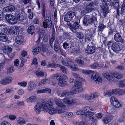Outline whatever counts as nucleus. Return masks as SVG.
<instances>
[{
  "mask_svg": "<svg viewBox=\"0 0 125 125\" xmlns=\"http://www.w3.org/2000/svg\"><path fill=\"white\" fill-rule=\"evenodd\" d=\"M82 83L80 81H75L74 86L71 90V94H76L81 92L83 89L81 87Z\"/></svg>",
  "mask_w": 125,
  "mask_h": 125,
  "instance_id": "obj_3",
  "label": "nucleus"
},
{
  "mask_svg": "<svg viewBox=\"0 0 125 125\" xmlns=\"http://www.w3.org/2000/svg\"><path fill=\"white\" fill-rule=\"evenodd\" d=\"M44 93H48L50 94L51 93V89L48 88H46L45 89H43Z\"/></svg>",
  "mask_w": 125,
  "mask_h": 125,
  "instance_id": "obj_58",
  "label": "nucleus"
},
{
  "mask_svg": "<svg viewBox=\"0 0 125 125\" xmlns=\"http://www.w3.org/2000/svg\"><path fill=\"white\" fill-rule=\"evenodd\" d=\"M23 41V39L21 36H18L15 39V42L19 44H22Z\"/></svg>",
  "mask_w": 125,
  "mask_h": 125,
  "instance_id": "obj_24",
  "label": "nucleus"
},
{
  "mask_svg": "<svg viewBox=\"0 0 125 125\" xmlns=\"http://www.w3.org/2000/svg\"><path fill=\"white\" fill-rule=\"evenodd\" d=\"M14 70V69L13 66H11L8 68L7 69V73H12Z\"/></svg>",
  "mask_w": 125,
  "mask_h": 125,
  "instance_id": "obj_44",
  "label": "nucleus"
},
{
  "mask_svg": "<svg viewBox=\"0 0 125 125\" xmlns=\"http://www.w3.org/2000/svg\"><path fill=\"white\" fill-rule=\"evenodd\" d=\"M102 9L103 10V12L102 13L104 17H105L107 14L108 12V8L107 6H104L103 7Z\"/></svg>",
  "mask_w": 125,
  "mask_h": 125,
  "instance_id": "obj_28",
  "label": "nucleus"
},
{
  "mask_svg": "<svg viewBox=\"0 0 125 125\" xmlns=\"http://www.w3.org/2000/svg\"><path fill=\"white\" fill-rule=\"evenodd\" d=\"M18 123L21 125L25 124V120L22 118L19 117L17 120Z\"/></svg>",
  "mask_w": 125,
  "mask_h": 125,
  "instance_id": "obj_38",
  "label": "nucleus"
},
{
  "mask_svg": "<svg viewBox=\"0 0 125 125\" xmlns=\"http://www.w3.org/2000/svg\"><path fill=\"white\" fill-rule=\"evenodd\" d=\"M60 67V68L61 71L63 73H67V69L64 66H62L61 65L59 64L58 67Z\"/></svg>",
  "mask_w": 125,
  "mask_h": 125,
  "instance_id": "obj_41",
  "label": "nucleus"
},
{
  "mask_svg": "<svg viewBox=\"0 0 125 125\" xmlns=\"http://www.w3.org/2000/svg\"><path fill=\"white\" fill-rule=\"evenodd\" d=\"M53 102L51 100L45 102L42 101L40 103H37L34 108L36 113L38 114L40 112L42 108H43L44 111L47 112L53 107Z\"/></svg>",
  "mask_w": 125,
  "mask_h": 125,
  "instance_id": "obj_1",
  "label": "nucleus"
},
{
  "mask_svg": "<svg viewBox=\"0 0 125 125\" xmlns=\"http://www.w3.org/2000/svg\"><path fill=\"white\" fill-rule=\"evenodd\" d=\"M84 112H83V111L82 110H79L77 111L76 112V114L77 115H83L84 116ZM84 117V116H83Z\"/></svg>",
  "mask_w": 125,
  "mask_h": 125,
  "instance_id": "obj_59",
  "label": "nucleus"
},
{
  "mask_svg": "<svg viewBox=\"0 0 125 125\" xmlns=\"http://www.w3.org/2000/svg\"><path fill=\"white\" fill-rule=\"evenodd\" d=\"M62 100L63 103L66 104L67 105L69 106L73 105L76 103L75 99L66 97L62 99Z\"/></svg>",
  "mask_w": 125,
  "mask_h": 125,
  "instance_id": "obj_8",
  "label": "nucleus"
},
{
  "mask_svg": "<svg viewBox=\"0 0 125 125\" xmlns=\"http://www.w3.org/2000/svg\"><path fill=\"white\" fill-rule=\"evenodd\" d=\"M5 10L9 12H11L15 9V7L13 5H10L5 8Z\"/></svg>",
  "mask_w": 125,
  "mask_h": 125,
  "instance_id": "obj_29",
  "label": "nucleus"
},
{
  "mask_svg": "<svg viewBox=\"0 0 125 125\" xmlns=\"http://www.w3.org/2000/svg\"><path fill=\"white\" fill-rule=\"evenodd\" d=\"M107 45L109 46L111 45V48L114 52L118 53L120 51V49L119 45L116 42L113 43L110 41L108 42Z\"/></svg>",
  "mask_w": 125,
  "mask_h": 125,
  "instance_id": "obj_6",
  "label": "nucleus"
},
{
  "mask_svg": "<svg viewBox=\"0 0 125 125\" xmlns=\"http://www.w3.org/2000/svg\"><path fill=\"white\" fill-rule=\"evenodd\" d=\"M114 39L117 42H120L122 43L124 42V40L122 39V37L119 33H117L115 34L114 37Z\"/></svg>",
  "mask_w": 125,
  "mask_h": 125,
  "instance_id": "obj_16",
  "label": "nucleus"
},
{
  "mask_svg": "<svg viewBox=\"0 0 125 125\" xmlns=\"http://www.w3.org/2000/svg\"><path fill=\"white\" fill-rule=\"evenodd\" d=\"M76 17L75 12L72 11H70L67 12L65 15L64 17L65 21L69 22Z\"/></svg>",
  "mask_w": 125,
  "mask_h": 125,
  "instance_id": "obj_5",
  "label": "nucleus"
},
{
  "mask_svg": "<svg viewBox=\"0 0 125 125\" xmlns=\"http://www.w3.org/2000/svg\"><path fill=\"white\" fill-rule=\"evenodd\" d=\"M57 109L52 108L49 111V113L51 114H53L57 112Z\"/></svg>",
  "mask_w": 125,
  "mask_h": 125,
  "instance_id": "obj_45",
  "label": "nucleus"
},
{
  "mask_svg": "<svg viewBox=\"0 0 125 125\" xmlns=\"http://www.w3.org/2000/svg\"><path fill=\"white\" fill-rule=\"evenodd\" d=\"M115 9H117V10H118V8L119 5V3L118 0H114L113 2H110V4Z\"/></svg>",
  "mask_w": 125,
  "mask_h": 125,
  "instance_id": "obj_18",
  "label": "nucleus"
},
{
  "mask_svg": "<svg viewBox=\"0 0 125 125\" xmlns=\"http://www.w3.org/2000/svg\"><path fill=\"white\" fill-rule=\"evenodd\" d=\"M84 110L83 112H84V114H85L87 113H88L89 112H91V111H93L94 109L91 107L87 106L84 108Z\"/></svg>",
  "mask_w": 125,
  "mask_h": 125,
  "instance_id": "obj_25",
  "label": "nucleus"
},
{
  "mask_svg": "<svg viewBox=\"0 0 125 125\" xmlns=\"http://www.w3.org/2000/svg\"><path fill=\"white\" fill-rule=\"evenodd\" d=\"M119 86L121 87H125V79L122 80L119 83Z\"/></svg>",
  "mask_w": 125,
  "mask_h": 125,
  "instance_id": "obj_47",
  "label": "nucleus"
},
{
  "mask_svg": "<svg viewBox=\"0 0 125 125\" xmlns=\"http://www.w3.org/2000/svg\"><path fill=\"white\" fill-rule=\"evenodd\" d=\"M63 75L61 76L60 74L57 73L53 75H52V77L53 79H57L58 80L59 79H60L62 77H63Z\"/></svg>",
  "mask_w": 125,
  "mask_h": 125,
  "instance_id": "obj_42",
  "label": "nucleus"
},
{
  "mask_svg": "<svg viewBox=\"0 0 125 125\" xmlns=\"http://www.w3.org/2000/svg\"><path fill=\"white\" fill-rule=\"evenodd\" d=\"M3 51L5 53H9L12 51V48L8 46H5L4 48L3 49Z\"/></svg>",
  "mask_w": 125,
  "mask_h": 125,
  "instance_id": "obj_22",
  "label": "nucleus"
},
{
  "mask_svg": "<svg viewBox=\"0 0 125 125\" xmlns=\"http://www.w3.org/2000/svg\"><path fill=\"white\" fill-rule=\"evenodd\" d=\"M54 51L56 52L59 51V48L61 51L60 45L59 43L57 40H55L54 42Z\"/></svg>",
  "mask_w": 125,
  "mask_h": 125,
  "instance_id": "obj_23",
  "label": "nucleus"
},
{
  "mask_svg": "<svg viewBox=\"0 0 125 125\" xmlns=\"http://www.w3.org/2000/svg\"><path fill=\"white\" fill-rule=\"evenodd\" d=\"M87 20V23L89 24H91L92 25H95L97 24V20H95L91 18H89Z\"/></svg>",
  "mask_w": 125,
  "mask_h": 125,
  "instance_id": "obj_19",
  "label": "nucleus"
},
{
  "mask_svg": "<svg viewBox=\"0 0 125 125\" xmlns=\"http://www.w3.org/2000/svg\"><path fill=\"white\" fill-rule=\"evenodd\" d=\"M59 64H56L54 63H50L48 64L47 66L49 68H56L57 67H58Z\"/></svg>",
  "mask_w": 125,
  "mask_h": 125,
  "instance_id": "obj_39",
  "label": "nucleus"
},
{
  "mask_svg": "<svg viewBox=\"0 0 125 125\" xmlns=\"http://www.w3.org/2000/svg\"><path fill=\"white\" fill-rule=\"evenodd\" d=\"M111 104L114 107L117 108L120 107L121 106V104L118 100L114 96L111 97L110 99Z\"/></svg>",
  "mask_w": 125,
  "mask_h": 125,
  "instance_id": "obj_10",
  "label": "nucleus"
},
{
  "mask_svg": "<svg viewBox=\"0 0 125 125\" xmlns=\"http://www.w3.org/2000/svg\"><path fill=\"white\" fill-rule=\"evenodd\" d=\"M103 75L105 78L110 82L114 81L115 77L117 79H120L123 77V74L119 72H115L114 73L105 72L103 74Z\"/></svg>",
  "mask_w": 125,
  "mask_h": 125,
  "instance_id": "obj_2",
  "label": "nucleus"
},
{
  "mask_svg": "<svg viewBox=\"0 0 125 125\" xmlns=\"http://www.w3.org/2000/svg\"><path fill=\"white\" fill-rule=\"evenodd\" d=\"M90 18V15H85L84 16L83 22V24L84 25L86 26L88 25L87 20H88L87 19H88V18Z\"/></svg>",
  "mask_w": 125,
  "mask_h": 125,
  "instance_id": "obj_40",
  "label": "nucleus"
},
{
  "mask_svg": "<svg viewBox=\"0 0 125 125\" xmlns=\"http://www.w3.org/2000/svg\"><path fill=\"white\" fill-rule=\"evenodd\" d=\"M57 109V112L59 114H61L64 113L67 110L64 108L62 107H56Z\"/></svg>",
  "mask_w": 125,
  "mask_h": 125,
  "instance_id": "obj_31",
  "label": "nucleus"
},
{
  "mask_svg": "<svg viewBox=\"0 0 125 125\" xmlns=\"http://www.w3.org/2000/svg\"><path fill=\"white\" fill-rule=\"evenodd\" d=\"M69 92L67 90L63 91L61 93L60 97H63L65 96H68L70 95Z\"/></svg>",
  "mask_w": 125,
  "mask_h": 125,
  "instance_id": "obj_30",
  "label": "nucleus"
},
{
  "mask_svg": "<svg viewBox=\"0 0 125 125\" xmlns=\"http://www.w3.org/2000/svg\"><path fill=\"white\" fill-rule=\"evenodd\" d=\"M113 94L112 91H108L104 93V96H110Z\"/></svg>",
  "mask_w": 125,
  "mask_h": 125,
  "instance_id": "obj_49",
  "label": "nucleus"
},
{
  "mask_svg": "<svg viewBox=\"0 0 125 125\" xmlns=\"http://www.w3.org/2000/svg\"><path fill=\"white\" fill-rule=\"evenodd\" d=\"M55 39V37L54 34H53L50 41V45L52 48H53V43Z\"/></svg>",
  "mask_w": 125,
  "mask_h": 125,
  "instance_id": "obj_43",
  "label": "nucleus"
},
{
  "mask_svg": "<svg viewBox=\"0 0 125 125\" xmlns=\"http://www.w3.org/2000/svg\"><path fill=\"white\" fill-rule=\"evenodd\" d=\"M64 65L65 66H68L73 71H76L78 69L75 66L73 63L70 59H68V61L67 62V63H64Z\"/></svg>",
  "mask_w": 125,
  "mask_h": 125,
  "instance_id": "obj_14",
  "label": "nucleus"
},
{
  "mask_svg": "<svg viewBox=\"0 0 125 125\" xmlns=\"http://www.w3.org/2000/svg\"><path fill=\"white\" fill-rule=\"evenodd\" d=\"M95 114V113L94 112H90L84 115V117L86 118H89L91 121L95 122L97 121L96 119L94 116H92Z\"/></svg>",
  "mask_w": 125,
  "mask_h": 125,
  "instance_id": "obj_13",
  "label": "nucleus"
},
{
  "mask_svg": "<svg viewBox=\"0 0 125 125\" xmlns=\"http://www.w3.org/2000/svg\"><path fill=\"white\" fill-rule=\"evenodd\" d=\"M124 118L122 116L118 117L117 121L121 123L124 122Z\"/></svg>",
  "mask_w": 125,
  "mask_h": 125,
  "instance_id": "obj_63",
  "label": "nucleus"
},
{
  "mask_svg": "<svg viewBox=\"0 0 125 125\" xmlns=\"http://www.w3.org/2000/svg\"><path fill=\"white\" fill-rule=\"evenodd\" d=\"M85 39H87L89 41H91L92 39V36L91 35L87 34L86 35L85 37Z\"/></svg>",
  "mask_w": 125,
  "mask_h": 125,
  "instance_id": "obj_51",
  "label": "nucleus"
},
{
  "mask_svg": "<svg viewBox=\"0 0 125 125\" xmlns=\"http://www.w3.org/2000/svg\"><path fill=\"white\" fill-rule=\"evenodd\" d=\"M84 61L83 59H76V61L77 62L81 65H83L84 64Z\"/></svg>",
  "mask_w": 125,
  "mask_h": 125,
  "instance_id": "obj_52",
  "label": "nucleus"
},
{
  "mask_svg": "<svg viewBox=\"0 0 125 125\" xmlns=\"http://www.w3.org/2000/svg\"><path fill=\"white\" fill-rule=\"evenodd\" d=\"M105 27V26L103 24L101 23L100 24L99 26L98 27V31H101Z\"/></svg>",
  "mask_w": 125,
  "mask_h": 125,
  "instance_id": "obj_50",
  "label": "nucleus"
},
{
  "mask_svg": "<svg viewBox=\"0 0 125 125\" xmlns=\"http://www.w3.org/2000/svg\"><path fill=\"white\" fill-rule=\"evenodd\" d=\"M73 43L71 41L69 40H67L63 44V48L65 49H67L68 51L67 52H70L71 53H72V52L71 50L73 49V46L72 45Z\"/></svg>",
  "mask_w": 125,
  "mask_h": 125,
  "instance_id": "obj_9",
  "label": "nucleus"
},
{
  "mask_svg": "<svg viewBox=\"0 0 125 125\" xmlns=\"http://www.w3.org/2000/svg\"><path fill=\"white\" fill-rule=\"evenodd\" d=\"M73 30H72V32L73 33H76L77 30L81 29L82 28L78 22L77 21H75L73 24Z\"/></svg>",
  "mask_w": 125,
  "mask_h": 125,
  "instance_id": "obj_15",
  "label": "nucleus"
},
{
  "mask_svg": "<svg viewBox=\"0 0 125 125\" xmlns=\"http://www.w3.org/2000/svg\"><path fill=\"white\" fill-rule=\"evenodd\" d=\"M17 104L18 106H21L24 105V102L23 101H18L16 103Z\"/></svg>",
  "mask_w": 125,
  "mask_h": 125,
  "instance_id": "obj_57",
  "label": "nucleus"
},
{
  "mask_svg": "<svg viewBox=\"0 0 125 125\" xmlns=\"http://www.w3.org/2000/svg\"><path fill=\"white\" fill-rule=\"evenodd\" d=\"M5 19L8 22L11 24H14L16 23V20L14 19V16L11 15H6L5 16Z\"/></svg>",
  "mask_w": 125,
  "mask_h": 125,
  "instance_id": "obj_11",
  "label": "nucleus"
},
{
  "mask_svg": "<svg viewBox=\"0 0 125 125\" xmlns=\"http://www.w3.org/2000/svg\"><path fill=\"white\" fill-rule=\"evenodd\" d=\"M91 79L97 83H101L102 81L101 77L98 73H92L91 75Z\"/></svg>",
  "mask_w": 125,
  "mask_h": 125,
  "instance_id": "obj_7",
  "label": "nucleus"
},
{
  "mask_svg": "<svg viewBox=\"0 0 125 125\" xmlns=\"http://www.w3.org/2000/svg\"><path fill=\"white\" fill-rule=\"evenodd\" d=\"M97 5L95 2H90L88 4L86 7L85 9L83 10V12L85 13L91 12L92 10H94L95 6H97Z\"/></svg>",
  "mask_w": 125,
  "mask_h": 125,
  "instance_id": "obj_4",
  "label": "nucleus"
},
{
  "mask_svg": "<svg viewBox=\"0 0 125 125\" xmlns=\"http://www.w3.org/2000/svg\"><path fill=\"white\" fill-rule=\"evenodd\" d=\"M30 84L28 86L27 90L29 91L30 92L36 86V84L33 83L31 81L30 82Z\"/></svg>",
  "mask_w": 125,
  "mask_h": 125,
  "instance_id": "obj_27",
  "label": "nucleus"
},
{
  "mask_svg": "<svg viewBox=\"0 0 125 125\" xmlns=\"http://www.w3.org/2000/svg\"><path fill=\"white\" fill-rule=\"evenodd\" d=\"M52 21H47L44 20L43 22V27L46 28L47 27L50 28L52 26Z\"/></svg>",
  "mask_w": 125,
  "mask_h": 125,
  "instance_id": "obj_20",
  "label": "nucleus"
},
{
  "mask_svg": "<svg viewBox=\"0 0 125 125\" xmlns=\"http://www.w3.org/2000/svg\"><path fill=\"white\" fill-rule=\"evenodd\" d=\"M93 96L92 94L89 95H86L85 96V99L88 100H89L93 99Z\"/></svg>",
  "mask_w": 125,
  "mask_h": 125,
  "instance_id": "obj_54",
  "label": "nucleus"
},
{
  "mask_svg": "<svg viewBox=\"0 0 125 125\" xmlns=\"http://www.w3.org/2000/svg\"><path fill=\"white\" fill-rule=\"evenodd\" d=\"M7 79H5V78H4V79H2V80L0 81V83L1 84L3 85L8 84V83L7 82Z\"/></svg>",
  "mask_w": 125,
  "mask_h": 125,
  "instance_id": "obj_55",
  "label": "nucleus"
},
{
  "mask_svg": "<svg viewBox=\"0 0 125 125\" xmlns=\"http://www.w3.org/2000/svg\"><path fill=\"white\" fill-rule=\"evenodd\" d=\"M92 13V17L95 20H97V14L94 12L92 11L91 12Z\"/></svg>",
  "mask_w": 125,
  "mask_h": 125,
  "instance_id": "obj_61",
  "label": "nucleus"
},
{
  "mask_svg": "<svg viewBox=\"0 0 125 125\" xmlns=\"http://www.w3.org/2000/svg\"><path fill=\"white\" fill-rule=\"evenodd\" d=\"M121 11L122 14L125 12V2H124L122 5Z\"/></svg>",
  "mask_w": 125,
  "mask_h": 125,
  "instance_id": "obj_60",
  "label": "nucleus"
},
{
  "mask_svg": "<svg viewBox=\"0 0 125 125\" xmlns=\"http://www.w3.org/2000/svg\"><path fill=\"white\" fill-rule=\"evenodd\" d=\"M76 33V37L80 39H82L84 37V35L82 32H77Z\"/></svg>",
  "mask_w": 125,
  "mask_h": 125,
  "instance_id": "obj_34",
  "label": "nucleus"
},
{
  "mask_svg": "<svg viewBox=\"0 0 125 125\" xmlns=\"http://www.w3.org/2000/svg\"><path fill=\"white\" fill-rule=\"evenodd\" d=\"M20 12L19 11H17L15 12V16L14 17V19H15L16 20V22H17V20L20 21H21L22 20V18H21V17H20Z\"/></svg>",
  "mask_w": 125,
  "mask_h": 125,
  "instance_id": "obj_26",
  "label": "nucleus"
},
{
  "mask_svg": "<svg viewBox=\"0 0 125 125\" xmlns=\"http://www.w3.org/2000/svg\"><path fill=\"white\" fill-rule=\"evenodd\" d=\"M73 75L75 78H76V79L78 80V81L81 79L79 75L78 74L76 73H73Z\"/></svg>",
  "mask_w": 125,
  "mask_h": 125,
  "instance_id": "obj_56",
  "label": "nucleus"
},
{
  "mask_svg": "<svg viewBox=\"0 0 125 125\" xmlns=\"http://www.w3.org/2000/svg\"><path fill=\"white\" fill-rule=\"evenodd\" d=\"M1 125H11L10 124L6 121H3L1 124Z\"/></svg>",
  "mask_w": 125,
  "mask_h": 125,
  "instance_id": "obj_64",
  "label": "nucleus"
},
{
  "mask_svg": "<svg viewBox=\"0 0 125 125\" xmlns=\"http://www.w3.org/2000/svg\"><path fill=\"white\" fill-rule=\"evenodd\" d=\"M86 121L82 122H77L74 121L73 122L74 124L75 125H87L86 124Z\"/></svg>",
  "mask_w": 125,
  "mask_h": 125,
  "instance_id": "obj_37",
  "label": "nucleus"
},
{
  "mask_svg": "<svg viewBox=\"0 0 125 125\" xmlns=\"http://www.w3.org/2000/svg\"><path fill=\"white\" fill-rule=\"evenodd\" d=\"M31 98L32 103H35V102L37 101L38 98L34 96H31Z\"/></svg>",
  "mask_w": 125,
  "mask_h": 125,
  "instance_id": "obj_62",
  "label": "nucleus"
},
{
  "mask_svg": "<svg viewBox=\"0 0 125 125\" xmlns=\"http://www.w3.org/2000/svg\"><path fill=\"white\" fill-rule=\"evenodd\" d=\"M42 50L41 48L40 47H37L34 49L32 52L35 55L39 53Z\"/></svg>",
  "mask_w": 125,
  "mask_h": 125,
  "instance_id": "obj_32",
  "label": "nucleus"
},
{
  "mask_svg": "<svg viewBox=\"0 0 125 125\" xmlns=\"http://www.w3.org/2000/svg\"><path fill=\"white\" fill-rule=\"evenodd\" d=\"M34 26H31L28 28V31L29 33L31 34V35H32L34 33Z\"/></svg>",
  "mask_w": 125,
  "mask_h": 125,
  "instance_id": "obj_33",
  "label": "nucleus"
},
{
  "mask_svg": "<svg viewBox=\"0 0 125 125\" xmlns=\"http://www.w3.org/2000/svg\"><path fill=\"white\" fill-rule=\"evenodd\" d=\"M8 37L5 34L0 32V41L1 42H5L7 41Z\"/></svg>",
  "mask_w": 125,
  "mask_h": 125,
  "instance_id": "obj_17",
  "label": "nucleus"
},
{
  "mask_svg": "<svg viewBox=\"0 0 125 125\" xmlns=\"http://www.w3.org/2000/svg\"><path fill=\"white\" fill-rule=\"evenodd\" d=\"M18 84L21 86L25 87L26 86L27 83L25 82H22L18 83Z\"/></svg>",
  "mask_w": 125,
  "mask_h": 125,
  "instance_id": "obj_53",
  "label": "nucleus"
},
{
  "mask_svg": "<svg viewBox=\"0 0 125 125\" xmlns=\"http://www.w3.org/2000/svg\"><path fill=\"white\" fill-rule=\"evenodd\" d=\"M48 50L47 48L45 47H43L42 52V55L44 56L45 54L48 52Z\"/></svg>",
  "mask_w": 125,
  "mask_h": 125,
  "instance_id": "obj_48",
  "label": "nucleus"
},
{
  "mask_svg": "<svg viewBox=\"0 0 125 125\" xmlns=\"http://www.w3.org/2000/svg\"><path fill=\"white\" fill-rule=\"evenodd\" d=\"M111 119L110 117L107 116L104 117L103 121L105 124H107L111 121Z\"/></svg>",
  "mask_w": 125,
  "mask_h": 125,
  "instance_id": "obj_36",
  "label": "nucleus"
},
{
  "mask_svg": "<svg viewBox=\"0 0 125 125\" xmlns=\"http://www.w3.org/2000/svg\"><path fill=\"white\" fill-rule=\"evenodd\" d=\"M48 80V79L46 78H45L42 79L41 82H39L38 85L39 86L42 85L43 84L46 83V81Z\"/></svg>",
  "mask_w": 125,
  "mask_h": 125,
  "instance_id": "obj_46",
  "label": "nucleus"
},
{
  "mask_svg": "<svg viewBox=\"0 0 125 125\" xmlns=\"http://www.w3.org/2000/svg\"><path fill=\"white\" fill-rule=\"evenodd\" d=\"M61 77L60 79H59L58 81L59 85L61 87L67 86L68 85V84L67 82L65 81V79L67 78V77L65 75H63V77Z\"/></svg>",
  "mask_w": 125,
  "mask_h": 125,
  "instance_id": "obj_12",
  "label": "nucleus"
},
{
  "mask_svg": "<svg viewBox=\"0 0 125 125\" xmlns=\"http://www.w3.org/2000/svg\"><path fill=\"white\" fill-rule=\"evenodd\" d=\"M95 48L94 46H90L88 47L86 51L88 53L91 54L94 53L95 51Z\"/></svg>",
  "mask_w": 125,
  "mask_h": 125,
  "instance_id": "obj_21",
  "label": "nucleus"
},
{
  "mask_svg": "<svg viewBox=\"0 0 125 125\" xmlns=\"http://www.w3.org/2000/svg\"><path fill=\"white\" fill-rule=\"evenodd\" d=\"M35 73L37 76L38 77H42L45 74L43 72L39 70L37 71Z\"/></svg>",
  "mask_w": 125,
  "mask_h": 125,
  "instance_id": "obj_35",
  "label": "nucleus"
}]
</instances>
